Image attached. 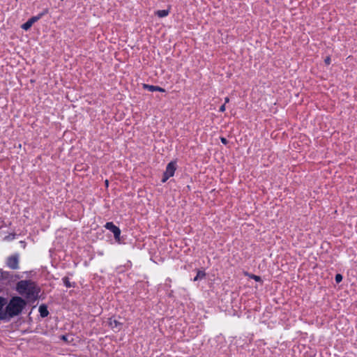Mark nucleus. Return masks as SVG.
Here are the masks:
<instances>
[{"instance_id": "nucleus-1", "label": "nucleus", "mask_w": 357, "mask_h": 357, "mask_svg": "<svg viewBox=\"0 0 357 357\" xmlns=\"http://www.w3.org/2000/svg\"><path fill=\"white\" fill-rule=\"evenodd\" d=\"M16 291L27 300L35 301L40 291L37 284L31 280H20L16 284Z\"/></svg>"}, {"instance_id": "nucleus-2", "label": "nucleus", "mask_w": 357, "mask_h": 357, "mask_svg": "<svg viewBox=\"0 0 357 357\" xmlns=\"http://www.w3.org/2000/svg\"><path fill=\"white\" fill-rule=\"evenodd\" d=\"M26 305V302L20 296L13 297L6 307V319L20 314Z\"/></svg>"}, {"instance_id": "nucleus-3", "label": "nucleus", "mask_w": 357, "mask_h": 357, "mask_svg": "<svg viewBox=\"0 0 357 357\" xmlns=\"http://www.w3.org/2000/svg\"><path fill=\"white\" fill-rule=\"evenodd\" d=\"M176 169V163L174 161H172L167 165L165 172L163 174L162 182H166L170 177L173 176Z\"/></svg>"}, {"instance_id": "nucleus-4", "label": "nucleus", "mask_w": 357, "mask_h": 357, "mask_svg": "<svg viewBox=\"0 0 357 357\" xmlns=\"http://www.w3.org/2000/svg\"><path fill=\"white\" fill-rule=\"evenodd\" d=\"M6 265L11 269L19 268V255L17 254L11 255L6 260Z\"/></svg>"}, {"instance_id": "nucleus-5", "label": "nucleus", "mask_w": 357, "mask_h": 357, "mask_svg": "<svg viewBox=\"0 0 357 357\" xmlns=\"http://www.w3.org/2000/svg\"><path fill=\"white\" fill-rule=\"evenodd\" d=\"M105 227L114 234L115 239H119L121 230L118 227L114 225L112 222H107Z\"/></svg>"}, {"instance_id": "nucleus-6", "label": "nucleus", "mask_w": 357, "mask_h": 357, "mask_svg": "<svg viewBox=\"0 0 357 357\" xmlns=\"http://www.w3.org/2000/svg\"><path fill=\"white\" fill-rule=\"evenodd\" d=\"M107 324L110 326V328L115 332L119 331L121 328V323H120L119 321L114 319H108Z\"/></svg>"}, {"instance_id": "nucleus-7", "label": "nucleus", "mask_w": 357, "mask_h": 357, "mask_svg": "<svg viewBox=\"0 0 357 357\" xmlns=\"http://www.w3.org/2000/svg\"><path fill=\"white\" fill-rule=\"evenodd\" d=\"M6 304V299L0 296V321L6 320L5 310H3V306Z\"/></svg>"}, {"instance_id": "nucleus-8", "label": "nucleus", "mask_w": 357, "mask_h": 357, "mask_svg": "<svg viewBox=\"0 0 357 357\" xmlns=\"http://www.w3.org/2000/svg\"><path fill=\"white\" fill-rule=\"evenodd\" d=\"M144 89H146L151 92H153V91L165 92V90L163 88H161L158 86H153V85H149V84H144Z\"/></svg>"}, {"instance_id": "nucleus-9", "label": "nucleus", "mask_w": 357, "mask_h": 357, "mask_svg": "<svg viewBox=\"0 0 357 357\" xmlns=\"http://www.w3.org/2000/svg\"><path fill=\"white\" fill-rule=\"evenodd\" d=\"M38 311L40 312V317L43 318L47 317V315L49 314L47 307L45 305H41L39 307Z\"/></svg>"}, {"instance_id": "nucleus-10", "label": "nucleus", "mask_w": 357, "mask_h": 357, "mask_svg": "<svg viewBox=\"0 0 357 357\" xmlns=\"http://www.w3.org/2000/svg\"><path fill=\"white\" fill-rule=\"evenodd\" d=\"M206 275V273L204 271L198 270L197 272V275L194 278L193 281H198L199 280L203 279Z\"/></svg>"}, {"instance_id": "nucleus-11", "label": "nucleus", "mask_w": 357, "mask_h": 357, "mask_svg": "<svg viewBox=\"0 0 357 357\" xmlns=\"http://www.w3.org/2000/svg\"><path fill=\"white\" fill-rule=\"evenodd\" d=\"M43 15H44V13H41L36 16H33L30 19H29L26 21V22H36L38 20H39Z\"/></svg>"}, {"instance_id": "nucleus-12", "label": "nucleus", "mask_w": 357, "mask_h": 357, "mask_svg": "<svg viewBox=\"0 0 357 357\" xmlns=\"http://www.w3.org/2000/svg\"><path fill=\"white\" fill-rule=\"evenodd\" d=\"M169 13V11L167 10H160L155 12V14L159 16L160 17H163L165 16H167Z\"/></svg>"}, {"instance_id": "nucleus-13", "label": "nucleus", "mask_w": 357, "mask_h": 357, "mask_svg": "<svg viewBox=\"0 0 357 357\" xmlns=\"http://www.w3.org/2000/svg\"><path fill=\"white\" fill-rule=\"evenodd\" d=\"M62 280L63 282L64 285L66 287L70 288V287H74V284H71V282H70V280L68 277L63 278Z\"/></svg>"}, {"instance_id": "nucleus-14", "label": "nucleus", "mask_w": 357, "mask_h": 357, "mask_svg": "<svg viewBox=\"0 0 357 357\" xmlns=\"http://www.w3.org/2000/svg\"><path fill=\"white\" fill-rule=\"evenodd\" d=\"M33 24H22V29H23L25 31H28Z\"/></svg>"}, {"instance_id": "nucleus-15", "label": "nucleus", "mask_w": 357, "mask_h": 357, "mask_svg": "<svg viewBox=\"0 0 357 357\" xmlns=\"http://www.w3.org/2000/svg\"><path fill=\"white\" fill-rule=\"evenodd\" d=\"M335 280L337 283H340L342 280V275L340 273L336 274Z\"/></svg>"}, {"instance_id": "nucleus-16", "label": "nucleus", "mask_w": 357, "mask_h": 357, "mask_svg": "<svg viewBox=\"0 0 357 357\" xmlns=\"http://www.w3.org/2000/svg\"><path fill=\"white\" fill-rule=\"evenodd\" d=\"M250 278L254 279L257 282H260L261 280L259 276L253 274L250 275Z\"/></svg>"}, {"instance_id": "nucleus-17", "label": "nucleus", "mask_w": 357, "mask_h": 357, "mask_svg": "<svg viewBox=\"0 0 357 357\" xmlns=\"http://www.w3.org/2000/svg\"><path fill=\"white\" fill-rule=\"evenodd\" d=\"M324 62L326 65H329L331 63V58L330 56H327L325 60H324Z\"/></svg>"}, {"instance_id": "nucleus-18", "label": "nucleus", "mask_w": 357, "mask_h": 357, "mask_svg": "<svg viewBox=\"0 0 357 357\" xmlns=\"http://www.w3.org/2000/svg\"><path fill=\"white\" fill-rule=\"evenodd\" d=\"M225 109H226L225 105L223 104L222 106H220L219 111L220 112H224L225 111Z\"/></svg>"}, {"instance_id": "nucleus-19", "label": "nucleus", "mask_w": 357, "mask_h": 357, "mask_svg": "<svg viewBox=\"0 0 357 357\" xmlns=\"http://www.w3.org/2000/svg\"><path fill=\"white\" fill-rule=\"evenodd\" d=\"M220 140H221V142H222V144H227V140L225 137H221V138H220Z\"/></svg>"}, {"instance_id": "nucleus-20", "label": "nucleus", "mask_w": 357, "mask_h": 357, "mask_svg": "<svg viewBox=\"0 0 357 357\" xmlns=\"http://www.w3.org/2000/svg\"><path fill=\"white\" fill-rule=\"evenodd\" d=\"M229 102V98L228 97H226V98H225V105L226 103Z\"/></svg>"}, {"instance_id": "nucleus-21", "label": "nucleus", "mask_w": 357, "mask_h": 357, "mask_svg": "<svg viewBox=\"0 0 357 357\" xmlns=\"http://www.w3.org/2000/svg\"><path fill=\"white\" fill-rule=\"evenodd\" d=\"M105 183H106V185H108V181L107 180H106Z\"/></svg>"}]
</instances>
